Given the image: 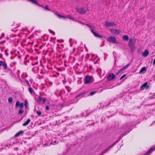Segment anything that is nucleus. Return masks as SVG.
<instances>
[{
	"mask_svg": "<svg viewBox=\"0 0 155 155\" xmlns=\"http://www.w3.org/2000/svg\"><path fill=\"white\" fill-rule=\"evenodd\" d=\"M134 117L132 116L130 118L129 120H128L126 122L123 124L119 130L120 132H124L122 134V136L126 134L127 133L131 131L133 127L134 122V120L133 119Z\"/></svg>",
	"mask_w": 155,
	"mask_h": 155,
	"instance_id": "f257e3e1",
	"label": "nucleus"
},
{
	"mask_svg": "<svg viewBox=\"0 0 155 155\" xmlns=\"http://www.w3.org/2000/svg\"><path fill=\"white\" fill-rule=\"evenodd\" d=\"M86 25L90 28L91 31L95 37L102 39L103 37L94 30L96 29L95 27L89 24H87Z\"/></svg>",
	"mask_w": 155,
	"mask_h": 155,
	"instance_id": "f03ea898",
	"label": "nucleus"
},
{
	"mask_svg": "<svg viewBox=\"0 0 155 155\" xmlns=\"http://www.w3.org/2000/svg\"><path fill=\"white\" fill-rule=\"evenodd\" d=\"M121 138L120 137L115 142L111 145L109 146L105 150L103 151L99 155H103L104 153L106 152L109 150L111 147L114 145L116 143L119 142L120 139Z\"/></svg>",
	"mask_w": 155,
	"mask_h": 155,
	"instance_id": "7ed1b4c3",
	"label": "nucleus"
},
{
	"mask_svg": "<svg viewBox=\"0 0 155 155\" xmlns=\"http://www.w3.org/2000/svg\"><path fill=\"white\" fill-rule=\"evenodd\" d=\"M107 41L112 43H118L116 42L117 39L114 36H111L107 38Z\"/></svg>",
	"mask_w": 155,
	"mask_h": 155,
	"instance_id": "20e7f679",
	"label": "nucleus"
},
{
	"mask_svg": "<svg viewBox=\"0 0 155 155\" xmlns=\"http://www.w3.org/2000/svg\"><path fill=\"white\" fill-rule=\"evenodd\" d=\"M89 95V94L87 91H85L82 92L78 94L75 98H77L80 96L83 97H86Z\"/></svg>",
	"mask_w": 155,
	"mask_h": 155,
	"instance_id": "39448f33",
	"label": "nucleus"
},
{
	"mask_svg": "<svg viewBox=\"0 0 155 155\" xmlns=\"http://www.w3.org/2000/svg\"><path fill=\"white\" fill-rule=\"evenodd\" d=\"M31 149L30 148L25 149V150L19 155H29V152L31 151Z\"/></svg>",
	"mask_w": 155,
	"mask_h": 155,
	"instance_id": "423d86ee",
	"label": "nucleus"
},
{
	"mask_svg": "<svg viewBox=\"0 0 155 155\" xmlns=\"http://www.w3.org/2000/svg\"><path fill=\"white\" fill-rule=\"evenodd\" d=\"M117 24L115 22H109V21H105V26L106 27L115 26Z\"/></svg>",
	"mask_w": 155,
	"mask_h": 155,
	"instance_id": "0eeeda50",
	"label": "nucleus"
},
{
	"mask_svg": "<svg viewBox=\"0 0 155 155\" xmlns=\"http://www.w3.org/2000/svg\"><path fill=\"white\" fill-rule=\"evenodd\" d=\"M92 78L90 76L87 75L85 77L84 80V83L85 84H88L91 82Z\"/></svg>",
	"mask_w": 155,
	"mask_h": 155,
	"instance_id": "6e6552de",
	"label": "nucleus"
},
{
	"mask_svg": "<svg viewBox=\"0 0 155 155\" xmlns=\"http://www.w3.org/2000/svg\"><path fill=\"white\" fill-rule=\"evenodd\" d=\"M76 9L78 13L81 14H84L87 11V10H85V9L83 8H76Z\"/></svg>",
	"mask_w": 155,
	"mask_h": 155,
	"instance_id": "1a4fd4ad",
	"label": "nucleus"
},
{
	"mask_svg": "<svg viewBox=\"0 0 155 155\" xmlns=\"http://www.w3.org/2000/svg\"><path fill=\"white\" fill-rule=\"evenodd\" d=\"M110 31L112 34L114 35H118L121 32L120 30L117 29H110Z\"/></svg>",
	"mask_w": 155,
	"mask_h": 155,
	"instance_id": "9d476101",
	"label": "nucleus"
},
{
	"mask_svg": "<svg viewBox=\"0 0 155 155\" xmlns=\"http://www.w3.org/2000/svg\"><path fill=\"white\" fill-rule=\"evenodd\" d=\"M115 75L114 74L112 73H110L108 75L107 78L108 81H110L114 80L115 79Z\"/></svg>",
	"mask_w": 155,
	"mask_h": 155,
	"instance_id": "9b49d317",
	"label": "nucleus"
},
{
	"mask_svg": "<svg viewBox=\"0 0 155 155\" xmlns=\"http://www.w3.org/2000/svg\"><path fill=\"white\" fill-rule=\"evenodd\" d=\"M136 39L133 38H130L129 39V42L128 44L129 46L134 45L136 42Z\"/></svg>",
	"mask_w": 155,
	"mask_h": 155,
	"instance_id": "f8f14e48",
	"label": "nucleus"
},
{
	"mask_svg": "<svg viewBox=\"0 0 155 155\" xmlns=\"http://www.w3.org/2000/svg\"><path fill=\"white\" fill-rule=\"evenodd\" d=\"M145 88L148 89L149 88V86L148 85L147 82L144 83L142 86L140 87V90H143Z\"/></svg>",
	"mask_w": 155,
	"mask_h": 155,
	"instance_id": "ddd939ff",
	"label": "nucleus"
},
{
	"mask_svg": "<svg viewBox=\"0 0 155 155\" xmlns=\"http://www.w3.org/2000/svg\"><path fill=\"white\" fill-rule=\"evenodd\" d=\"M18 106L21 108H22L24 107V104L23 103L20 104V102L18 101L16 103L15 107L16 108H17Z\"/></svg>",
	"mask_w": 155,
	"mask_h": 155,
	"instance_id": "4468645a",
	"label": "nucleus"
},
{
	"mask_svg": "<svg viewBox=\"0 0 155 155\" xmlns=\"http://www.w3.org/2000/svg\"><path fill=\"white\" fill-rule=\"evenodd\" d=\"M18 106L21 108H22L24 107V104L23 103L20 104V102L18 101L16 103L15 107L16 108H17Z\"/></svg>",
	"mask_w": 155,
	"mask_h": 155,
	"instance_id": "2eb2a0df",
	"label": "nucleus"
},
{
	"mask_svg": "<svg viewBox=\"0 0 155 155\" xmlns=\"http://www.w3.org/2000/svg\"><path fill=\"white\" fill-rule=\"evenodd\" d=\"M3 66L5 69L7 70L8 69L7 65L6 63L5 62L0 61V66Z\"/></svg>",
	"mask_w": 155,
	"mask_h": 155,
	"instance_id": "dca6fc26",
	"label": "nucleus"
},
{
	"mask_svg": "<svg viewBox=\"0 0 155 155\" xmlns=\"http://www.w3.org/2000/svg\"><path fill=\"white\" fill-rule=\"evenodd\" d=\"M149 101L151 103V104H148L149 105H152L154 104L155 103V98H152V97H150L149 98Z\"/></svg>",
	"mask_w": 155,
	"mask_h": 155,
	"instance_id": "f3484780",
	"label": "nucleus"
},
{
	"mask_svg": "<svg viewBox=\"0 0 155 155\" xmlns=\"http://www.w3.org/2000/svg\"><path fill=\"white\" fill-rule=\"evenodd\" d=\"M27 0L28 1H29L32 2V3L35 4L36 5H38L39 6L43 7L41 5H40L38 3V2L37 0Z\"/></svg>",
	"mask_w": 155,
	"mask_h": 155,
	"instance_id": "a211bd4d",
	"label": "nucleus"
},
{
	"mask_svg": "<svg viewBox=\"0 0 155 155\" xmlns=\"http://www.w3.org/2000/svg\"><path fill=\"white\" fill-rule=\"evenodd\" d=\"M52 11V12H54L55 15H56L58 16V17L59 18H62L64 19H66V18H67L66 16L65 17L64 16H63V15H60L58 14L57 13L55 12L54 11Z\"/></svg>",
	"mask_w": 155,
	"mask_h": 155,
	"instance_id": "6ab92c4d",
	"label": "nucleus"
},
{
	"mask_svg": "<svg viewBox=\"0 0 155 155\" xmlns=\"http://www.w3.org/2000/svg\"><path fill=\"white\" fill-rule=\"evenodd\" d=\"M155 150V148L154 147H153L151 148L146 153L145 155H148L150 154L152 152L154 151Z\"/></svg>",
	"mask_w": 155,
	"mask_h": 155,
	"instance_id": "aec40b11",
	"label": "nucleus"
},
{
	"mask_svg": "<svg viewBox=\"0 0 155 155\" xmlns=\"http://www.w3.org/2000/svg\"><path fill=\"white\" fill-rule=\"evenodd\" d=\"M149 54V51L147 50H145L143 53V56L144 57H147Z\"/></svg>",
	"mask_w": 155,
	"mask_h": 155,
	"instance_id": "412c9836",
	"label": "nucleus"
},
{
	"mask_svg": "<svg viewBox=\"0 0 155 155\" xmlns=\"http://www.w3.org/2000/svg\"><path fill=\"white\" fill-rule=\"evenodd\" d=\"M146 71V68L145 67H143L140 70L139 73H144Z\"/></svg>",
	"mask_w": 155,
	"mask_h": 155,
	"instance_id": "4be33fe9",
	"label": "nucleus"
},
{
	"mask_svg": "<svg viewBox=\"0 0 155 155\" xmlns=\"http://www.w3.org/2000/svg\"><path fill=\"white\" fill-rule=\"evenodd\" d=\"M39 70V68L38 67H35L32 69V71L34 72L35 73H37Z\"/></svg>",
	"mask_w": 155,
	"mask_h": 155,
	"instance_id": "5701e85b",
	"label": "nucleus"
},
{
	"mask_svg": "<svg viewBox=\"0 0 155 155\" xmlns=\"http://www.w3.org/2000/svg\"><path fill=\"white\" fill-rule=\"evenodd\" d=\"M31 120L30 119H28L27 120L24 124H23L22 125L23 126H26L28 125V124L30 123V122Z\"/></svg>",
	"mask_w": 155,
	"mask_h": 155,
	"instance_id": "b1692460",
	"label": "nucleus"
},
{
	"mask_svg": "<svg viewBox=\"0 0 155 155\" xmlns=\"http://www.w3.org/2000/svg\"><path fill=\"white\" fill-rule=\"evenodd\" d=\"M23 133H24V131L22 130L19 131V132H17V133H16L15 134V137H18L21 134Z\"/></svg>",
	"mask_w": 155,
	"mask_h": 155,
	"instance_id": "393cba45",
	"label": "nucleus"
},
{
	"mask_svg": "<svg viewBox=\"0 0 155 155\" xmlns=\"http://www.w3.org/2000/svg\"><path fill=\"white\" fill-rule=\"evenodd\" d=\"M129 65V64H128L127 65L125 66H124L122 68H121L120 70H119V71H120V72H121L123 70H125L128 67V66Z\"/></svg>",
	"mask_w": 155,
	"mask_h": 155,
	"instance_id": "a878e982",
	"label": "nucleus"
},
{
	"mask_svg": "<svg viewBox=\"0 0 155 155\" xmlns=\"http://www.w3.org/2000/svg\"><path fill=\"white\" fill-rule=\"evenodd\" d=\"M122 38L124 41H127L129 39V37L127 35H124L123 36Z\"/></svg>",
	"mask_w": 155,
	"mask_h": 155,
	"instance_id": "bb28decb",
	"label": "nucleus"
},
{
	"mask_svg": "<svg viewBox=\"0 0 155 155\" xmlns=\"http://www.w3.org/2000/svg\"><path fill=\"white\" fill-rule=\"evenodd\" d=\"M129 46L130 48L131 51L132 52H133L135 49L134 45L130 46Z\"/></svg>",
	"mask_w": 155,
	"mask_h": 155,
	"instance_id": "cd10ccee",
	"label": "nucleus"
},
{
	"mask_svg": "<svg viewBox=\"0 0 155 155\" xmlns=\"http://www.w3.org/2000/svg\"><path fill=\"white\" fill-rule=\"evenodd\" d=\"M24 112V111L23 110L22 108H21L18 112V114H21Z\"/></svg>",
	"mask_w": 155,
	"mask_h": 155,
	"instance_id": "c85d7f7f",
	"label": "nucleus"
},
{
	"mask_svg": "<svg viewBox=\"0 0 155 155\" xmlns=\"http://www.w3.org/2000/svg\"><path fill=\"white\" fill-rule=\"evenodd\" d=\"M13 101V98L12 97H10L8 98V101L9 103H11Z\"/></svg>",
	"mask_w": 155,
	"mask_h": 155,
	"instance_id": "c756f323",
	"label": "nucleus"
},
{
	"mask_svg": "<svg viewBox=\"0 0 155 155\" xmlns=\"http://www.w3.org/2000/svg\"><path fill=\"white\" fill-rule=\"evenodd\" d=\"M36 112L39 116H40L42 114L41 111L40 110H37Z\"/></svg>",
	"mask_w": 155,
	"mask_h": 155,
	"instance_id": "7c9ffc66",
	"label": "nucleus"
},
{
	"mask_svg": "<svg viewBox=\"0 0 155 155\" xmlns=\"http://www.w3.org/2000/svg\"><path fill=\"white\" fill-rule=\"evenodd\" d=\"M67 18H69L70 19L74 20L73 17L70 15H68L66 16Z\"/></svg>",
	"mask_w": 155,
	"mask_h": 155,
	"instance_id": "2f4dec72",
	"label": "nucleus"
},
{
	"mask_svg": "<svg viewBox=\"0 0 155 155\" xmlns=\"http://www.w3.org/2000/svg\"><path fill=\"white\" fill-rule=\"evenodd\" d=\"M52 143H53V145H55L56 144L58 143V142L56 141L55 139L54 140H52Z\"/></svg>",
	"mask_w": 155,
	"mask_h": 155,
	"instance_id": "473e14b6",
	"label": "nucleus"
},
{
	"mask_svg": "<svg viewBox=\"0 0 155 155\" xmlns=\"http://www.w3.org/2000/svg\"><path fill=\"white\" fill-rule=\"evenodd\" d=\"M42 98L40 97L39 96L38 97V102H40L42 101Z\"/></svg>",
	"mask_w": 155,
	"mask_h": 155,
	"instance_id": "72a5a7b5",
	"label": "nucleus"
},
{
	"mask_svg": "<svg viewBox=\"0 0 155 155\" xmlns=\"http://www.w3.org/2000/svg\"><path fill=\"white\" fill-rule=\"evenodd\" d=\"M28 104V102L27 100H25V106L26 108L27 107V105Z\"/></svg>",
	"mask_w": 155,
	"mask_h": 155,
	"instance_id": "f704fd0d",
	"label": "nucleus"
},
{
	"mask_svg": "<svg viewBox=\"0 0 155 155\" xmlns=\"http://www.w3.org/2000/svg\"><path fill=\"white\" fill-rule=\"evenodd\" d=\"M97 92L96 91H92L91 92H90V95L91 96L92 95H94V94H95V93H96Z\"/></svg>",
	"mask_w": 155,
	"mask_h": 155,
	"instance_id": "c9c22d12",
	"label": "nucleus"
},
{
	"mask_svg": "<svg viewBox=\"0 0 155 155\" xmlns=\"http://www.w3.org/2000/svg\"><path fill=\"white\" fill-rule=\"evenodd\" d=\"M29 91L31 93H32L33 91V90L31 87H30L29 88Z\"/></svg>",
	"mask_w": 155,
	"mask_h": 155,
	"instance_id": "e433bc0d",
	"label": "nucleus"
},
{
	"mask_svg": "<svg viewBox=\"0 0 155 155\" xmlns=\"http://www.w3.org/2000/svg\"><path fill=\"white\" fill-rule=\"evenodd\" d=\"M110 103H109L108 105H107V104H104V105H103V107L102 108H104V107H107L110 104Z\"/></svg>",
	"mask_w": 155,
	"mask_h": 155,
	"instance_id": "4c0bfd02",
	"label": "nucleus"
},
{
	"mask_svg": "<svg viewBox=\"0 0 155 155\" xmlns=\"http://www.w3.org/2000/svg\"><path fill=\"white\" fill-rule=\"evenodd\" d=\"M45 8L46 10H48V11H49L50 10V9H49V8L48 7V6L47 5H46L45 6Z\"/></svg>",
	"mask_w": 155,
	"mask_h": 155,
	"instance_id": "58836bf2",
	"label": "nucleus"
},
{
	"mask_svg": "<svg viewBox=\"0 0 155 155\" xmlns=\"http://www.w3.org/2000/svg\"><path fill=\"white\" fill-rule=\"evenodd\" d=\"M126 76V74H124L120 78V80H121L122 79L124 78Z\"/></svg>",
	"mask_w": 155,
	"mask_h": 155,
	"instance_id": "ea45409f",
	"label": "nucleus"
},
{
	"mask_svg": "<svg viewBox=\"0 0 155 155\" xmlns=\"http://www.w3.org/2000/svg\"><path fill=\"white\" fill-rule=\"evenodd\" d=\"M45 110H49V107L48 105H47L46 106V107H45Z\"/></svg>",
	"mask_w": 155,
	"mask_h": 155,
	"instance_id": "a19ab883",
	"label": "nucleus"
},
{
	"mask_svg": "<svg viewBox=\"0 0 155 155\" xmlns=\"http://www.w3.org/2000/svg\"><path fill=\"white\" fill-rule=\"evenodd\" d=\"M49 31H50V32L52 33V34H53L54 35H55V33L53 31H52V30H51L50 29L49 30Z\"/></svg>",
	"mask_w": 155,
	"mask_h": 155,
	"instance_id": "79ce46f5",
	"label": "nucleus"
},
{
	"mask_svg": "<svg viewBox=\"0 0 155 155\" xmlns=\"http://www.w3.org/2000/svg\"><path fill=\"white\" fill-rule=\"evenodd\" d=\"M120 73V71H119V70H118L117 71V72H115V74L116 75H117L119 73Z\"/></svg>",
	"mask_w": 155,
	"mask_h": 155,
	"instance_id": "37998d69",
	"label": "nucleus"
},
{
	"mask_svg": "<svg viewBox=\"0 0 155 155\" xmlns=\"http://www.w3.org/2000/svg\"><path fill=\"white\" fill-rule=\"evenodd\" d=\"M42 102L44 103L45 102L46 99L45 98H44L42 99Z\"/></svg>",
	"mask_w": 155,
	"mask_h": 155,
	"instance_id": "c03bdc74",
	"label": "nucleus"
},
{
	"mask_svg": "<svg viewBox=\"0 0 155 155\" xmlns=\"http://www.w3.org/2000/svg\"><path fill=\"white\" fill-rule=\"evenodd\" d=\"M5 35V34L4 33H2V36L1 37H0V39H1Z\"/></svg>",
	"mask_w": 155,
	"mask_h": 155,
	"instance_id": "a18cd8bd",
	"label": "nucleus"
},
{
	"mask_svg": "<svg viewBox=\"0 0 155 155\" xmlns=\"http://www.w3.org/2000/svg\"><path fill=\"white\" fill-rule=\"evenodd\" d=\"M69 42L70 43L71 42H72V40L71 38H70L69 39Z\"/></svg>",
	"mask_w": 155,
	"mask_h": 155,
	"instance_id": "49530a36",
	"label": "nucleus"
},
{
	"mask_svg": "<svg viewBox=\"0 0 155 155\" xmlns=\"http://www.w3.org/2000/svg\"><path fill=\"white\" fill-rule=\"evenodd\" d=\"M73 42L70 43V45L71 47H72L73 46Z\"/></svg>",
	"mask_w": 155,
	"mask_h": 155,
	"instance_id": "de8ad7c7",
	"label": "nucleus"
},
{
	"mask_svg": "<svg viewBox=\"0 0 155 155\" xmlns=\"http://www.w3.org/2000/svg\"><path fill=\"white\" fill-rule=\"evenodd\" d=\"M38 64L37 62H36L35 64H33V63L32 64L33 65L37 64Z\"/></svg>",
	"mask_w": 155,
	"mask_h": 155,
	"instance_id": "09e8293b",
	"label": "nucleus"
},
{
	"mask_svg": "<svg viewBox=\"0 0 155 155\" xmlns=\"http://www.w3.org/2000/svg\"><path fill=\"white\" fill-rule=\"evenodd\" d=\"M153 64L155 65V58L154 60V61L153 62Z\"/></svg>",
	"mask_w": 155,
	"mask_h": 155,
	"instance_id": "8fccbe9b",
	"label": "nucleus"
},
{
	"mask_svg": "<svg viewBox=\"0 0 155 155\" xmlns=\"http://www.w3.org/2000/svg\"><path fill=\"white\" fill-rule=\"evenodd\" d=\"M98 71H101V69L100 68H99L98 69Z\"/></svg>",
	"mask_w": 155,
	"mask_h": 155,
	"instance_id": "3c124183",
	"label": "nucleus"
},
{
	"mask_svg": "<svg viewBox=\"0 0 155 155\" xmlns=\"http://www.w3.org/2000/svg\"><path fill=\"white\" fill-rule=\"evenodd\" d=\"M81 115L82 116H84V113H81Z\"/></svg>",
	"mask_w": 155,
	"mask_h": 155,
	"instance_id": "603ef678",
	"label": "nucleus"
},
{
	"mask_svg": "<svg viewBox=\"0 0 155 155\" xmlns=\"http://www.w3.org/2000/svg\"><path fill=\"white\" fill-rule=\"evenodd\" d=\"M144 8L142 7L140 9L141 10H142Z\"/></svg>",
	"mask_w": 155,
	"mask_h": 155,
	"instance_id": "864d4df0",
	"label": "nucleus"
},
{
	"mask_svg": "<svg viewBox=\"0 0 155 155\" xmlns=\"http://www.w3.org/2000/svg\"><path fill=\"white\" fill-rule=\"evenodd\" d=\"M104 45V43H103L102 45L101 46H103Z\"/></svg>",
	"mask_w": 155,
	"mask_h": 155,
	"instance_id": "5fc2aeb1",
	"label": "nucleus"
},
{
	"mask_svg": "<svg viewBox=\"0 0 155 155\" xmlns=\"http://www.w3.org/2000/svg\"><path fill=\"white\" fill-rule=\"evenodd\" d=\"M15 149H16L17 150H18V148H15Z\"/></svg>",
	"mask_w": 155,
	"mask_h": 155,
	"instance_id": "6e6d98bb",
	"label": "nucleus"
},
{
	"mask_svg": "<svg viewBox=\"0 0 155 155\" xmlns=\"http://www.w3.org/2000/svg\"><path fill=\"white\" fill-rule=\"evenodd\" d=\"M26 81V82H28V80Z\"/></svg>",
	"mask_w": 155,
	"mask_h": 155,
	"instance_id": "4d7b16f0",
	"label": "nucleus"
},
{
	"mask_svg": "<svg viewBox=\"0 0 155 155\" xmlns=\"http://www.w3.org/2000/svg\"><path fill=\"white\" fill-rule=\"evenodd\" d=\"M102 104V103H101V104Z\"/></svg>",
	"mask_w": 155,
	"mask_h": 155,
	"instance_id": "13d9d810",
	"label": "nucleus"
},
{
	"mask_svg": "<svg viewBox=\"0 0 155 155\" xmlns=\"http://www.w3.org/2000/svg\"><path fill=\"white\" fill-rule=\"evenodd\" d=\"M75 49V48H74V50Z\"/></svg>",
	"mask_w": 155,
	"mask_h": 155,
	"instance_id": "bf43d9fd",
	"label": "nucleus"
}]
</instances>
